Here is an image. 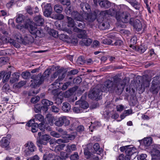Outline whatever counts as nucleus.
<instances>
[{"label":"nucleus","mask_w":160,"mask_h":160,"mask_svg":"<svg viewBox=\"0 0 160 160\" xmlns=\"http://www.w3.org/2000/svg\"><path fill=\"white\" fill-rule=\"evenodd\" d=\"M112 80H106L103 85H99L90 91L88 97L92 99H99L102 92H109L120 95L126 85L125 80H122L116 75L112 78Z\"/></svg>","instance_id":"1"},{"label":"nucleus","mask_w":160,"mask_h":160,"mask_svg":"<svg viewBox=\"0 0 160 160\" xmlns=\"http://www.w3.org/2000/svg\"><path fill=\"white\" fill-rule=\"evenodd\" d=\"M15 36L17 41L20 43L26 45L31 44L34 41L33 37L31 35H27L24 38H22L21 35L19 33H17Z\"/></svg>","instance_id":"2"},{"label":"nucleus","mask_w":160,"mask_h":160,"mask_svg":"<svg viewBox=\"0 0 160 160\" xmlns=\"http://www.w3.org/2000/svg\"><path fill=\"white\" fill-rule=\"evenodd\" d=\"M152 85L150 88V91L153 94H157L160 89L159 85L160 82V77L156 76L153 78Z\"/></svg>","instance_id":"3"},{"label":"nucleus","mask_w":160,"mask_h":160,"mask_svg":"<svg viewBox=\"0 0 160 160\" xmlns=\"http://www.w3.org/2000/svg\"><path fill=\"white\" fill-rule=\"evenodd\" d=\"M32 79V85L34 88L38 85L41 84L44 82L45 79L42 76L41 73H39L38 75H33L31 77Z\"/></svg>","instance_id":"4"},{"label":"nucleus","mask_w":160,"mask_h":160,"mask_svg":"<svg viewBox=\"0 0 160 160\" xmlns=\"http://www.w3.org/2000/svg\"><path fill=\"white\" fill-rule=\"evenodd\" d=\"M130 15L127 12H123L120 15H116V19L117 20L121 21L124 23H127L129 22Z\"/></svg>","instance_id":"5"},{"label":"nucleus","mask_w":160,"mask_h":160,"mask_svg":"<svg viewBox=\"0 0 160 160\" xmlns=\"http://www.w3.org/2000/svg\"><path fill=\"white\" fill-rule=\"evenodd\" d=\"M69 124V120L67 119L66 116L59 117L56 119L54 122L55 125L58 127H61L63 125L65 126L68 125Z\"/></svg>","instance_id":"6"},{"label":"nucleus","mask_w":160,"mask_h":160,"mask_svg":"<svg viewBox=\"0 0 160 160\" xmlns=\"http://www.w3.org/2000/svg\"><path fill=\"white\" fill-rule=\"evenodd\" d=\"M33 22L29 18L27 19L24 23V26L25 28L28 29L30 32L32 34L34 35L36 32L37 28L34 26L32 24Z\"/></svg>","instance_id":"7"},{"label":"nucleus","mask_w":160,"mask_h":160,"mask_svg":"<svg viewBox=\"0 0 160 160\" xmlns=\"http://www.w3.org/2000/svg\"><path fill=\"white\" fill-rule=\"evenodd\" d=\"M129 23L133 26L137 31L139 32L142 30V25L140 21L138 19L130 18Z\"/></svg>","instance_id":"8"},{"label":"nucleus","mask_w":160,"mask_h":160,"mask_svg":"<svg viewBox=\"0 0 160 160\" xmlns=\"http://www.w3.org/2000/svg\"><path fill=\"white\" fill-rule=\"evenodd\" d=\"M24 146L25 147H28V150H25V152L27 155H28L36 150V148L33 143L31 141H28L25 144Z\"/></svg>","instance_id":"9"},{"label":"nucleus","mask_w":160,"mask_h":160,"mask_svg":"<svg viewBox=\"0 0 160 160\" xmlns=\"http://www.w3.org/2000/svg\"><path fill=\"white\" fill-rule=\"evenodd\" d=\"M74 136L67 134L62 138L58 139L55 141V142L58 144L61 143H67L69 142L70 140H72L74 139Z\"/></svg>","instance_id":"10"},{"label":"nucleus","mask_w":160,"mask_h":160,"mask_svg":"<svg viewBox=\"0 0 160 160\" xmlns=\"http://www.w3.org/2000/svg\"><path fill=\"white\" fill-rule=\"evenodd\" d=\"M44 15L46 17H50L52 14V9L51 4H46L44 7Z\"/></svg>","instance_id":"11"},{"label":"nucleus","mask_w":160,"mask_h":160,"mask_svg":"<svg viewBox=\"0 0 160 160\" xmlns=\"http://www.w3.org/2000/svg\"><path fill=\"white\" fill-rule=\"evenodd\" d=\"M26 125L28 127H31V130L32 132H36L38 130V123L34 120L29 121Z\"/></svg>","instance_id":"12"},{"label":"nucleus","mask_w":160,"mask_h":160,"mask_svg":"<svg viewBox=\"0 0 160 160\" xmlns=\"http://www.w3.org/2000/svg\"><path fill=\"white\" fill-rule=\"evenodd\" d=\"M73 30L74 32H78V37L79 38H84L87 37L86 31L82 29H79L76 27L74 28Z\"/></svg>","instance_id":"13"},{"label":"nucleus","mask_w":160,"mask_h":160,"mask_svg":"<svg viewBox=\"0 0 160 160\" xmlns=\"http://www.w3.org/2000/svg\"><path fill=\"white\" fill-rule=\"evenodd\" d=\"M33 20L37 26H42L44 23V20L42 16L40 15H37L34 17Z\"/></svg>","instance_id":"14"},{"label":"nucleus","mask_w":160,"mask_h":160,"mask_svg":"<svg viewBox=\"0 0 160 160\" xmlns=\"http://www.w3.org/2000/svg\"><path fill=\"white\" fill-rule=\"evenodd\" d=\"M65 76L66 74L63 72V70H62V72H61L60 75H59L58 79L55 81L54 82L52 83V85L53 86L55 85V87L56 88H57L60 85V81L62 80L65 78Z\"/></svg>","instance_id":"15"},{"label":"nucleus","mask_w":160,"mask_h":160,"mask_svg":"<svg viewBox=\"0 0 160 160\" xmlns=\"http://www.w3.org/2000/svg\"><path fill=\"white\" fill-rule=\"evenodd\" d=\"M50 137L49 135L47 134L42 135L41 137V139L40 138H38L37 140V144L39 147L41 146V144H43V141H48L49 140Z\"/></svg>","instance_id":"16"},{"label":"nucleus","mask_w":160,"mask_h":160,"mask_svg":"<svg viewBox=\"0 0 160 160\" xmlns=\"http://www.w3.org/2000/svg\"><path fill=\"white\" fill-rule=\"evenodd\" d=\"M72 17L77 21H84L83 14H81L77 12H74L72 13Z\"/></svg>","instance_id":"17"},{"label":"nucleus","mask_w":160,"mask_h":160,"mask_svg":"<svg viewBox=\"0 0 160 160\" xmlns=\"http://www.w3.org/2000/svg\"><path fill=\"white\" fill-rule=\"evenodd\" d=\"M92 40L88 38H82L81 41H79V43L81 45L89 46L92 42Z\"/></svg>","instance_id":"18"},{"label":"nucleus","mask_w":160,"mask_h":160,"mask_svg":"<svg viewBox=\"0 0 160 160\" xmlns=\"http://www.w3.org/2000/svg\"><path fill=\"white\" fill-rule=\"evenodd\" d=\"M125 153L126 155L131 156L134 155L136 156L137 154V150L134 147H128L126 150Z\"/></svg>","instance_id":"19"},{"label":"nucleus","mask_w":160,"mask_h":160,"mask_svg":"<svg viewBox=\"0 0 160 160\" xmlns=\"http://www.w3.org/2000/svg\"><path fill=\"white\" fill-rule=\"evenodd\" d=\"M82 97L81 99H82ZM76 105H79L81 108L84 109H87L89 107V105L87 102L84 100H82L81 99L75 102Z\"/></svg>","instance_id":"20"},{"label":"nucleus","mask_w":160,"mask_h":160,"mask_svg":"<svg viewBox=\"0 0 160 160\" xmlns=\"http://www.w3.org/2000/svg\"><path fill=\"white\" fill-rule=\"evenodd\" d=\"M98 2L102 8H107L111 6L110 3L107 0H98Z\"/></svg>","instance_id":"21"},{"label":"nucleus","mask_w":160,"mask_h":160,"mask_svg":"<svg viewBox=\"0 0 160 160\" xmlns=\"http://www.w3.org/2000/svg\"><path fill=\"white\" fill-rule=\"evenodd\" d=\"M10 143V140L8 138L5 137L3 138L0 141V145L3 148L7 147Z\"/></svg>","instance_id":"22"},{"label":"nucleus","mask_w":160,"mask_h":160,"mask_svg":"<svg viewBox=\"0 0 160 160\" xmlns=\"http://www.w3.org/2000/svg\"><path fill=\"white\" fill-rule=\"evenodd\" d=\"M93 148L92 151L94 153L100 155L102 152V148H100L99 145L98 143H95L93 146Z\"/></svg>","instance_id":"23"},{"label":"nucleus","mask_w":160,"mask_h":160,"mask_svg":"<svg viewBox=\"0 0 160 160\" xmlns=\"http://www.w3.org/2000/svg\"><path fill=\"white\" fill-rule=\"evenodd\" d=\"M20 75V74L18 72L14 73L12 75V77L11 78L10 82L11 83H13L18 81Z\"/></svg>","instance_id":"24"},{"label":"nucleus","mask_w":160,"mask_h":160,"mask_svg":"<svg viewBox=\"0 0 160 160\" xmlns=\"http://www.w3.org/2000/svg\"><path fill=\"white\" fill-rule=\"evenodd\" d=\"M53 98L55 99V103L59 105L61 104L63 101V96L62 94H58L57 97H53Z\"/></svg>","instance_id":"25"},{"label":"nucleus","mask_w":160,"mask_h":160,"mask_svg":"<svg viewBox=\"0 0 160 160\" xmlns=\"http://www.w3.org/2000/svg\"><path fill=\"white\" fill-rule=\"evenodd\" d=\"M149 86V82L147 79L143 80L142 82L140 88L141 90L144 91L146 88L148 87Z\"/></svg>","instance_id":"26"},{"label":"nucleus","mask_w":160,"mask_h":160,"mask_svg":"<svg viewBox=\"0 0 160 160\" xmlns=\"http://www.w3.org/2000/svg\"><path fill=\"white\" fill-rule=\"evenodd\" d=\"M110 26L108 22H102L99 23L98 27L100 29L103 30L108 29Z\"/></svg>","instance_id":"27"},{"label":"nucleus","mask_w":160,"mask_h":160,"mask_svg":"<svg viewBox=\"0 0 160 160\" xmlns=\"http://www.w3.org/2000/svg\"><path fill=\"white\" fill-rule=\"evenodd\" d=\"M126 1L129 2L136 9L138 10L139 9V3L135 0H126Z\"/></svg>","instance_id":"28"},{"label":"nucleus","mask_w":160,"mask_h":160,"mask_svg":"<svg viewBox=\"0 0 160 160\" xmlns=\"http://www.w3.org/2000/svg\"><path fill=\"white\" fill-rule=\"evenodd\" d=\"M77 149L76 145L75 144L68 145L66 147L65 151L67 152H71Z\"/></svg>","instance_id":"29"},{"label":"nucleus","mask_w":160,"mask_h":160,"mask_svg":"<svg viewBox=\"0 0 160 160\" xmlns=\"http://www.w3.org/2000/svg\"><path fill=\"white\" fill-rule=\"evenodd\" d=\"M62 107V110L65 112H68L71 110V106L67 102H64Z\"/></svg>","instance_id":"30"},{"label":"nucleus","mask_w":160,"mask_h":160,"mask_svg":"<svg viewBox=\"0 0 160 160\" xmlns=\"http://www.w3.org/2000/svg\"><path fill=\"white\" fill-rule=\"evenodd\" d=\"M54 10L56 13H60L63 10V8L62 5L57 4L54 6Z\"/></svg>","instance_id":"31"},{"label":"nucleus","mask_w":160,"mask_h":160,"mask_svg":"<svg viewBox=\"0 0 160 160\" xmlns=\"http://www.w3.org/2000/svg\"><path fill=\"white\" fill-rule=\"evenodd\" d=\"M152 139L150 137H148L144 138L143 141L144 145L145 146H150L152 143Z\"/></svg>","instance_id":"32"},{"label":"nucleus","mask_w":160,"mask_h":160,"mask_svg":"<svg viewBox=\"0 0 160 160\" xmlns=\"http://www.w3.org/2000/svg\"><path fill=\"white\" fill-rule=\"evenodd\" d=\"M17 17L16 18V21L17 23H20L22 22L23 21H25H25L27 19L29 18H27L26 19H24V16L22 15V14H18L17 15Z\"/></svg>","instance_id":"33"},{"label":"nucleus","mask_w":160,"mask_h":160,"mask_svg":"<svg viewBox=\"0 0 160 160\" xmlns=\"http://www.w3.org/2000/svg\"><path fill=\"white\" fill-rule=\"evenodd\" d=\"M80 6L82 10L84 12H87L86 10L89 11L90 10V6L87 3L81 4L80 5Z\"/></svg>","instance_id":"34"},{"label":"nucleus","mask_w":160,"mask_h":160,"mask_svg":"<svg viewBox=\"0 0 160 160\" xmlns=\"http://www.w3.org/2000/svg\"><path fill=\"white\" fill-rule=\"evenodd\" d=\"M74 12L73 11V7L71 6H68L65 8V12L67 15H71L72 16V13Z\"/></svg>","instance_id":"35"},{"label":"nucleus","mask_w":160,"mask_h":160,"mask_svg":"<svg viewBox=\"0 0 160 160\" xmlns=\"http://www.w3.org/2000/svg\"><path fill=\"white\" fill-rule=\"evenodd\" d=\"M35 118L32 120H34L35 122L38 121L42 122L44 121V117L40 114H37L35 115Z\"/></svg>","instance_id":"36"},{"label":"nucleus","mask_w":160,"mask_h":160,"mask_svg":"<svg viewBox=\"0 0 160 160\" xmlns=\"http://www.w3.org/2000/svg\"><path fill=\"white\" fill-rule=\"evenodd\" d=\"M108 14L109 15L111 16H114L116 15H116H118L117 12V10L116 9L114 8H112L109 9L108 10Z\"/></svg>","instance_id":"37"},{"label":"nucleus","mask_w":160,"mask_h":160,"mask_svg":"<svg viewBox=\"0 0 160 160\" xmlns=\"http://www.w3.org/2000/svg\"><path fill=\"white\" fill-rule=\"evenodd\" d=\"M34 35L40 38L43 37L44 36V34L42 30L40 28L38 29H37Z\"/></svg>","instance_id":"38"},{"label":"nucleus","mask_w":160,"mask_h":160,"mask_svg":"<svg viewBox=\"0 0 160 160\" xmlns=\"http://www.w3.org/2000/svg\"><path fill=\"white\" fill-rule=\"evenodd\" d=\"M47 117L48 118V121L49 124L50 125L52 126L53 124V122L55 120L54 117L52 116L51 114H49L47 115Z\"/></svg>","instance_id":"39"},{"label":"nucleus","mask_w":160,"mask_h":160,"mask_svg":"<svg viewBox=\"0 0 160 160\" xmlns=\"http://www.w3.org/2000/svg\"><path fill=\"white\" fill-rule=\"evenodd\" d=\"M42 103L43 105L48 107L52 105L53 102L46 99H43L42 101Z\"/></svg>","instance_id":"40"},{"label":"nucleus","mask_w":160,"mask_h":160,"mask_svg":"<svg viewBox=\"0 0 160 160\" xmlns=\"http://www.w3.org/2000/svg\"><path fill=\"white\" fill-rule=\"evenodd\" d=\"M90 144L88 145L87 147L85 148L84 149V153L85 155L87 156L88 157H89L91 155V153L90 151H89L90 149H89V147H90V148L92 147Z\"/></svg>","instance_id":"41"},{"label":"nucleus","mask_w":160,"mask_h":160,"mask_svg":"<svg viewBox=\"0 0 160 160\" xmlns=\"http://www.w3.org/2000/svg\"><path fill=\"white\" fill-rule=\"evenodd\" d=\"M62 72V69H60L55 72L53 74V75L51 77V80H53L55 78H57L58 76H59V75H60V73Z\"/></svg>","instance_id":"42"},{"label":"nucleus","mask_w":160,"mask_h":160,"mask_svg":"<svg viewBox=\"0 0 160 160\" xmlns=\"http://www.w3.org/2000/svg\"><path fill=\"white\" fill-rule=\"evenodd\" d=\"M11 74V71H9L7 72H5L3 78L2 79L3 82H7L9 78L10 77Z\"/></svg>","instance_id":"43"},{"label":"nucleus","mask_w":160,"mask_h":160,"mask_svg":"<svg viewBox=\"0 0 160 160\" xmlns=\"http://www.w3.org/2000/svg\"><path fill=\"white\" fill-rule=\"evenodd\" d=\"M22 77L24 79H28L30 78L31 74L29 71L23 72L21 74Z\"/></svg>","instance_id":"44"},{"label":"nucleus","mask_w":160,"mask_h":160,"mask_svg":"<svg viewBox=\"0 0 160 160\" xmlns=\"http://www.w3.org/2000/svg\"><path fill=\"white\" fill-rule=\"evenodd\" d=\"M68 19V27H73L74 25V20L71 17H67Z\"/></svg>","instance_id":"45"},{"label":"nucleus","mask_w":160,"mask_h":160,"mask_svg":"<svg viewBox=\"0 0 160 160\" xmlns=\"http://www.w3.org/2000/svg\"><path fill=\"white\" fill-rule=\"evenodd\" d=\"M152 156H156L159 157L160 156V151L156 148H153L152 151Z\"/></svg>","instance_id":"46"},{"label":"nucleus","mask_w":160,"mask_h":160,"mask_svg":"<svg viewBox=\"0 0 160 160\" xmlns=\"http://www.w3.org/2000/svg\"><path fill=\"white\" fill-rule=\"evenodd\" d=\"M48 33L50 35L52 36L55 38L58 36V34L57 31L51 29L49 32Z\"/></svg>","instance_id":"47"},{"label":"nucleus","mask_w":160,"mask_h":160,"mask_svg":"<svg viewBox=\"0 0 160 160\" xmlns=\"http://www.w3.org/2000/svg\"><path fill=\"white\" fill-rule=\"evenodd\" d=\"M84 18L86 20L89 22H92L93 21V19L92 18L91 15L88 14H84Z\"/></svg>","instance_id":"48"},{"label":"nucleus","mask_w":160,"mask_h":160,"mask_svg":"<svg viewBox=\"0 0 160 160\" xmlns=\"http://www.w3.org/2000/svg\"><path fill=\"white\" fill-rule=\"evenodd\" d=\"M79 158V157L77 152H74L73 154L71 155L70 159L71 160H78Z\"/></svg>","instance_id":"49"},{"label":"nucleus","mask_w":160,"mask_h":160,"mask_svg":"<svg viewBox=\"0 0 160 160\" xmlns=\"http://www.w3.org/2000/svg\"><path fill=\"white\" fill-rule=\"evenodd\" d=\"M85 60L84 59V57L81 56L79 57L77 59V62L80 64H83L85 63Z\"/></svg>","instance_id":"50"},{"label":"nucleus","mask_w":160,"mask_h":160,"mask_svg":"<svg viewBox=\"0 0 160 160\" xmlns=\"http://www.w3.org/2000/svg\"><path fill=\"white\" fill-rule=\"evenodd\" d=\"M59 38L62 41H67L69 39V37L64 34H61L59 36Z\"/></svg>","instance_id":"51"},{"label":"nucleus","mask_w":160,"mask_h":160,"mask_svg":"<svg viewBox=\"0 0 160 160\" xmlns=\"http://www.w3.org/2000/svg\"><path fill=\"white\" fill-rule=\"evenodd\" d=\"M8 42L12 44L14 47L17 48H19L20 47V44L16 42L13 39L10 38V39H8Z\"/></svg>","instance_id":"52"},{"label":"nucleus","mask_w":160,"mask_h":160,"mask_svg":"<svg viewBox=\"0 0 160 160\" xmlns=\"http://www.w3.org/2000/svg\"><path fill=\"white\" fill-rule=\"evenodd\" d=\"M50 73V70L49 69H47L44 72L43 75H42V76L45 79L48 77Z\"/></svg>","instance_id":"53"},{"label":"nucleus","mask_w":160,"mask_h":160,"mask_svg":"<svg viewBox=\"0 0 160 160\" xmlns=\"http://www.w3.org/2000/svg\"><path fill=\"white\" fill-rule=\"evenodd\" d=\"M147 155L145 154H141L140 155H138L137 157L138 160H146V158Z\"/></svg>","instance_id":"54"},{"label":"nucleus","mask_w":160,"mask_h":160,"mask_svg":"<svg viewBox=\"0 0 160 160\" xmlns=\"http://www.w3.org/2000/svg\"><path fill=\"white\" fill-rule=\"evenodd\" d=\"M79 22H77L75 25L80 28H83L85 27V25L84 22V21H78Z\"/></svg>","instance_id":"55"},{"label":"nucleus","mask_w":160,"mask_h":160,"mask_svg":"<svg viewBox=\"0 0 160 160\" xmlns=\"http://www.w3.org/2000/svg\"><path fill=\"white\" fill-rule=\"evenodd\" d=\"M112 42V41L110 39H105L102 41V43L105 44L111 45Z\"/></svg>","instance_id":"56"},{"label":"nucleus","mask_w":160,"mask_h":160,"mask_svg":"<svg viewBox=\"0 0 160 160\" xmlns=\"http://www.w3.org/2000/svg\"><path fill=\"white\" fill-rule=\"evenodd\" d=\"M147 47L142 45H140L138 48V51L141 53L144 52L146 50Z\"/></svg>","instance_id":"57"},{"label":"nucleus","mask_w":160,"mask_h":160,"mask_svg":"<svg viewBox=\"0 0 160 160\" xmlns=\"http://www.w3.org/2000/svg\"><path fill=\"white\" fill-rule=\"evenodd\" d=\"M123 44V42L121 40H117L112 45L121 46Z\"/></svg>","instance_id":"58"},{"label":"nucleus","mask_w":160,"mask_h":160,"mask_svg":"<svg viewBox=\"0 0 160 160\" xmlns=\"http://www.w3.org/2000/svg\"><path fill=\"white\" fill-rule=\"evenodd\" d=\"M59 2L64 5L69 6L70 4V1L69 0H59Z\"/></svg>","instance_id":"59"},{"label":"nucleus","mask_w":160,"mask_h":160,"mask_svg":"<svg viewBox=\"0 0 160 160\" xmlns=\"http://www.w3.org/2000/svg\"><path fill=\"white\" fill-rule=\"evenodd\" d=\"M39 92V91L37 90H31L28 93V96H33L35 94H37Z\"/></svg>","instance_id":"60"},{"label":"nucleus","mask_w":160,"mask_h":160,"mask_svg":"<svg viewBox=\"0 0 160 160\" xmlns=\"http://www.w3.org/2000/svg\"><path fill=\"white\" fill-rule=\"evenodd\" d=\"M76 128V131L80 133L82 132L84 130V127L82 125H80L77 127L76 128Z\"/></svg>","instance_id":"61"},{"label":"nucleus","mask_w":160,"mask_h":160,"mask_svg":"<svg viewBox=\"0 0 160 160\" xmlns=\"http://www.w3.org/2000/svg\"><path fill=\"white\" fill-rule=\"evenodd\" d=\"M34 111L36 113H39L41 111L40 106L38 104L35 105L34 108Z\"/></svg>","instance_id":"62"},{"label":"nucleus","mask_w":160,"mask_h":160,"mask_svg":"<svg viewBox=\"0 0 160 160\" xmlns=\"http://www.w3.org/2000/svg\"><path fill=\"white\" fill-rule=\"evenodd\" d=\"M80 107H74L72 108V110L74 112L76 113H79L82 112V110Z\"/></svg>","instance_id":"63"},{"label":"nucleus","mask_w":160,"mask_h":160,"mask_svg":"<svg viewBox=\"0 0 160 160\" xmlns=\"http://www.w3.org/2000/svg\"><path fill=\"white\" fill-rule=\"evenodd\" d=\"M51 135L54 137L58 138L61 137V135L55 131H52L50 132Z\"/></svg>","instance_id":"64"}]
</instances>
